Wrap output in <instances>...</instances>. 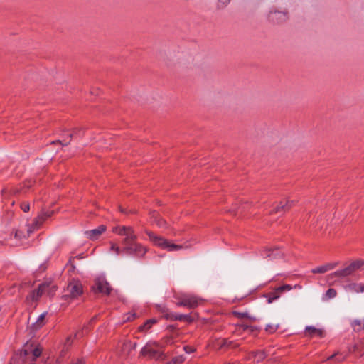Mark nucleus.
<instances>
[{"label": "nucleus", "mask_w": 364, "mask_h": 364, "mask_svg": "<svg viewBox=\"0 0 364 364\" xmlns=\"http://www.w3.org/2000/svg\"><path fill=\"white\" fill-rule=\"evenodd\" d=\"M294 203V200H287L285 203L280 202V203L270 212V214L280 213L281 212L285 213L289 210Z\"/></svg>", "instance_id": "15"}, {"label": "nucleus", "mask_w": 364, "mask_h": 364, "mask_svg": "<svg viewBox=\"0 0 364 364\" xmlns=\"http://www.w3.org/2000/svg\"><path fill=\"white\" fill-rule=\"evenodd\" d=\"M91 290L94 294H102L109 296L114 293V290L107 281L105 276L96 277L91 286Z\"/></svg>", "instance_id": "4"}, {"label": "nucleus", "mask_w": 364, "mask_h": 364, "mask_svg": "<svg viewBox=\"0 0 364 364\" xmlns=\"http://www.w3.org/2000/svg\"><path fill=\"white\" fill-rule=\"evenodd\" d=\"M81 130H82L81 128H74V129H73L72 132L74 134L75 136H78V135H80Z\"/></svg>", "instance_id": "36"}, {"label": "nucleus", "mask_w": 364, "mask_h": 364, "mask_svg": "<svg viewBox=\"0 0 364 364\" xmlns=\"http://www.w3.org/2000/svg\"><path fill=\"white\" fill-rule=\"evenodd\" d=\"M70 296H81L84 291L81 282L79 280H72L68 285Z\"/></svg>", "instance_id": "13"}, {"label": "nucleus", "mask_w": 364, "mask_h": 364, "mask_svg": "<svg viewBox=\"0 0 364 364\" xmlns=\"http://www.w3.org/2000/svg\"><path fill=\"white\" fill-rule=\"evenodd\" d=\"M21 208L24 212H28L30 210V205L28 203H23L21 205Z\"/></svg>", "instance_id": "33"}, {"label": "nucleus", "mask_w": 364, "mask_h": 364, "mask_svg": "<svg viewBox=\"0 0 364 364\" xmlns=\"http://www.w3.org/2000/svg\"><path fill=\"white\" fill-rule=\"evenodd\" d=\"M302 287L300 284H282L274 287V291L271 293H264L261 296H280V294L288 293L294 291V293H297L298 290L301 289Z\"/></svg>", "instance_id": "8"}, {"label": "nucleus", "mask_w": 364, "mask_h": 364, "mask_svg": "<svg viewBox=\"0 0 364 364\" xmlns=\"http://www.w3.org/2000/svg\"><path fill=\"white\" fill-rule=\"evenodd\" d=\"M71 364H85L82 360H75Z\"/></svg>", "instance_id": "39"}, {"label": "nucleus", "mask_w": 364, "mask_h": 364, "mask_svg": "<svg viewBox=\"0 0 364 364\" xmlns=\"http://www.w3.org/2000/svg\"><path fill=\"white\" fill-rule=\"evenodd\" d=\"M157 308L159 311L163 313H165L168 311L167 308L164 305H157Z\"/></svg>", "instance_id": "35"}, {"label": "nucleus", "mask_w": 364, "mask_h": 364, "mask_svg": "<svg viewBox=\"0 0 364 364\" xmlns=\"http://www.w3.org/2000/svg\"><path fill=\"white\" fill-rule=\"evenodd\" d=\"M57 289V285L53 281L47 279L33 291L32 296H54Z\"/></svg>", "instance_id": "7"}, {"label": "nucleus", "mask_w": 364, "mask_h": 364, "mask_svg": "<svg viewBox=\"0 0 364 364\" xmlns=\"http://www.w3.org/2000/svg\"><path fill=\"white\" fill-rule=\"evenodd\" d=\"M178 301H176V304L178 306H183L186 309H194L198 306L200 300L196 297H177Z\"/></svg>", "instance_id": "10"}, {"label": "nucleus", "mask_w": 364, "mask_h": 364, "mask_svg": "<svg viewBox=\"0 0 364 364\" xmlns=\"http://www.w3.org/2000/svg\"><path fill=\"white\" fill-rule=\"evenodd\" d=\"M242 328L244 330H250L251 331H254V328L252 326H249L247 325H242Z\"/></svg>", "instance_id": "38"}, {"label": "nucleus", "mask_w": 364, "mask_h": 364, "mask_svg": "<svg viewBox=\"0 0 364 364\" xmlns=\"http://www.w3.org/2000/svg\"><path fill=\"white\" fill-rule=\"evenodd\" d=\"M157 322L156 318H151L147 320L143 325L139 327L140 331H146Z\"/></svg>", "instance_id": "22"}, {"label": "nucleus", "mask_w": 364, "mask_h": 364, "mask_svg": "<svg viewBox=\"0 0 364 364\" xmlns=\"http://www.w3.org/2000/svg\"><path fill=\"white\" fill-rule=\"evenodd\" d=\"M54 213L53 210H43L41 213L35 219L33 225L36 228L40 227L43 221L51 217Z\"/></svg>", "instance_id": "17"}, {"label": "nucleus", "mask_w": 364, "mask_h": 364, "mask_svg": "<svg viewBox=\"0 0 364 364\" xmlns=\"http://www.w3.org/2000/svg\"><path fill=\"white\" fill-rule=\"evenodd\" d=\"M79 334H80L79 333H77V334H75V337H76V338H77V337H78V336H79Z\"/></svg>", "instance_id": "47"}, {"label": "nucleus", "mask_w": 364, "mask_h": 364, "mask_svg": "<svg viewBox=\"0 0 364 364\" xmlns=\"http://www.w3.org/2000/svg\"><path fill=\"white\" fill-rule=\"evenodd\" d=\"M350 325L355 331H360L364 329V319H355Z\"/></svg>", "instance_id": "21"}, {"label": "nucleus", "mask_w": 364, "mask_h": 364, "mask_svg": "<svg viewBox=\"0 0 364 364\" xmlns=\"http://www.w3.org/2000/svg\"><path fill=\"white\" fill-rule=\"evenodd\" d=\"M339 264L338 262L327 263L311 270L313 274H324L328 271L335 269Z\"/></svg>", "instance_id": "18"}, {"label": "nucleus", "mask_w": 364, "mask_h": 364, "mask_svg": "<svg viewBox=\"0 0 364 364\" xmlns=\"http://www.w3.org/2000/svg\"><path fill=\"white\" fill-rule=\"evenodd\" d=\"M41 352L42 349L38 346L35 348H32L31 346H27L26 348L21 351L18 359L21 361H25L28 357H32L31 361H34L41 355Z\"/></svg>", "instance_id": "9"}, {"label": "nucleus", "mask_w": 364, "mask_h": 364, "mask_svg": "<svg viewBox=\"0 0 364 364\" xmlns=\"http://www.w3.org/2000/svg\"><path fill=\"white\" fill-rule=\"evenodd\" d=\"M135 348H136L135 343H127L124 344L123 351L124 352L127 350H134Z\"/></svg>", "instance_id": "31"}, {"label": "nucleus", "mask_w": 364, "mask_h": 364, "mask_svg": "<svg viewBox=\"0 0 364 364\" xmlns=\"http://www.w3.org/2000/svg\"><path fill=\"white\" fill-rule=\"evenodd\" d=\"M364 269V260L356 259L350 262L346 267L336 270L328 275V279L331 281H342L343 279L353 275L356 272Z\"/></svg>", "instance_id": "3"}, {"label": "nucleus", "mask_w": 364, "mask_h": 364, "mask_svg": "<svg viewBox=\"0 0 364 364\" xmlns=\"http://www.w3.org/2000/svg\"><path fill=\"white\" fill-rule=\"evenodd\" d=\"M278 297H276V296H274V297H269V299H268V303H272V301H274V299H277Z\"/></svg>", "instance_id": "41"}, {"label": "nucleus", "mask_w": 364, "mask_h": 364, "mask_svg": "<svg viewBox=\"0 0 364 364\" xmlns=\"http://www.w3.org/2000/svg\"><path fill=\"white\" fill-rule=\"evenodd\" d=\"M170 318L178 321H186L188 322L192 321L191 316L188 314H173L170 316Z\"/></svg>", "instance_id": "23"}, {"label": "nucleus", "mask_w": 364, "mask_h": 364, "mask_svg": "<svg viewBox=\"0 0 364 364\" xmlns=\"http://www.w3.org/2000/svg\"><path fill=\"white\" fill-rule=\"evenodd\" d=\"M279 326V324H268L266 326V331L270 333L275 332Z\"/></svg>", "instance_id": "28"}, {"label": "nucleus", "mask_w": 364, "mask_h": 364, "mask_svg": "<svg viewBox=\"0 0 364 364\" xmlns=\"http://www.w3.org/2000/svg\"><path fill=\"white\" fill-rule=\"evenodd\" d=\"M70 338H69V337H68V338H67V341H66L65 345H70Z\"/></svg>", "instance_id": "43"}, {"label": "nucleus", "mask_w": 364, "mask_h": 364, "mask_svg": "<svg viewBox=\"0 0 364 364\" xmlns=\"http://www.w3.org/2000/svg\"><path fill=\"white\" fill-rule=\"evenodd\" d=\"M364 269V260L356 259L350 262L346 267L336 270L328 275V279L331 281H342L343 279L353 275L356 272Z\"/></svg>", "instance_id": "2"}, {"label": "nucleus", "mask_w": 364, "mask_h": 364, "mask_svg": "<svg viewBox=\"0 0 364 364\" xmlns=\"http://www.w3.org/2000/svg\"><path fill=\"white\" fill-rule=\"evenodd\" d=\"M186 360L183 355H178L173 358L172 362L173 364H181Z\"/></svg>", "instance_id": "30"}, {"label": "nucleus", "mask_w": 364, "mask_h": 364, "mask_svg": "<svg viewBox=\"0 0 364 364\" xmlns=\"http://www.w3.org/2000/svg\"><path fill=\"white\" fill-rule=\"evenodd\" d=\"M113 232L119 235L125 236L122 240L123 247L121 249L116 244H112L111 250L119 255L124 253L127 255L142 257L146 254L147 250L143 245L136 242L137 236L132 227L122 226L113 228Z\"/></svg>", "instance_id": "1"}, {"label": "nucleus", "mask_w": 364, "mask_h": 364, "mask_svg": "<svg viewBox=\"0 0 364 364\" xmlns=\"http://www.w3.org/2000/svg\"><path fill=\"white\" fill-rule=\"evenodd\" d=\"M289 18L287 11H280L278 10L271 11L268 14V19L273 23L280 24L285 22Z\"/></svg>", "instance_id": "11"}, {"label": "nucleus", "mask_w": 364, "mask_h": 364, "mask_svg": "<svg viewBox=\"0 0 364 364\" xmlns=\"http://www.w3.org/2000/svg\"><path fill=\"white\" fill-rule=\"evenodd\" d=\"M306 333L312 336L314 335L321 336L322 331L320 329L316 328L313 326H307L305 329Z\"/></svg>", "instance_id": "24"}, {"label": "nucleus", "mask_w": 364, "mask_h": 364, "mask_svg": "<svg viewBox=\"0 0 364 364\" xmlns=\"http://www.w3.org/2000/svg\"><path fill=\"white\" fill-rule=\"evenodd\" d=\"M73 136H75V135H74V134L72 132V133H70V134L68 136V138L69 139V140H68V141H66L65 140H63V141H61V140H56V141H52V142H51V144H61V145H62V146H67V145H68V144L70 143V141H71V139H72Z\"/></svg>", "instance_id": "26"}, {"label": "nucleus", "mask_w": 364, "mask_h": 364, "mask_svg": "<svg viewBox=\"0 0 364 364\" xmlns=\"http://www.w3.org/2000/svg\"><path fill=\"white\" fill-rule=\"evenodd\" d=\"M18 237V232H16L15 233V237Z\"/></svg>", "instance_id": "46"}, {"label": "nucleus", "mask_w": 364, "mask_h": 364, "mask_svg": "<svg viewBox=\"0 0 364 364\" xmlns=\"http://www.w3.org/2000/svg\"><path fill=\"white\" fill-rule=\"evenodd\" d=\"M261 256L264 259H269L270 260H272L278 258H282L284 255L279 250L278 247H274V248H263L261 250Z\"/></svg>", "instance_id": "12"}, {"label": "nucleus", "mask_w": 364, "mask_h": 364, "mask_svg": "<svg viewBox=\"0 0 364 364\" xmlns=\"http://www.w3.org/2000/svg\"><path fill=\"white\" fill-rule=\"evenodd\" d=\"M107 228L104 225H100L97 228L85 231V234L87 238L91 240H95L106 230Z\"/></svg>", "instance_id": "16"}, {"label": "nucleus", "mask_w": 364, "mask_h": 364, "mask_svg": "<svg viewBox=\"0 0 364 364\" xmlns=\"http://www.w3.org/2000/svg\"><path fill=\"white\" fill-rule=\"evenodd\" d=\"M336 291L333 288H329L325 293L324 296H336Z\"/></svg>", "instance_id": "32"}, {"label": "nucleus", "mask_w": 364, "mask_h": 364, "mask_svg": "<svg viewBox=\"0 0 364 364\" xmlns=\"http://www.w3.org/2000/svg\"><path fill=\"white\" fill-rule=\"evenodd\" d=\"M151 219L154 223H155L158 227L168 228V225L166 220L160 217L159 213L155 211L151 212Z\"/></svg>", "instance_id": "19"}, {"label": "nucleus", "mask_w": 364, "mask_h": 364, "mask_svg": "<svg viewBox=\"0 0 364 364\" xmlns=\"http://www.w3.org/2000/svg\"><path fill=\"white\" fill-rule=\"evenodd\" d=\"M136 317V314L134 313L129 314L126 318H124V321H132Z\"/></svg>", "instance_id": "34"}, {"label": "nucleus", "mask_w": 364, "mask_h": 364, "mask_svg": "<svg viewBox=\"0 0 364 364\" xmlns=\"http://www.w3.org/2000/svg\"><path fill=\"white\" fill-rule=\"evenodd\" d=\"M235 210L236 209L235 208H232V209H230L229 211L231 212V213H235Z\"/></svg>", "instance_id": "44"}, {"label": "nucleus", "mask_w": 364, "mask_h": 364, "mask_svg": "<svg viewBox=\"0 0 364 364\" xmlns=\"http://www.w3.org/2000/svg\"><path fill=\"white\" fill-rule=\"evenodd\" d=\"M334 358H336L337 362H341L345 360L346 357L344 355H342L341 354L336 353V354H333L331 356H330L328 359L331 360Z\"/></svg>", "instance_id": "29"}, {"label": "nucleus", "mask_w": 364, "mask_h": 364, "mask_svg": "<svg viewBox=\"0 0 364 364\" xmlns=\"http://www.w3.org/2000/svg\"><path fill=\"white\" fill-rule=\"evenodd\" d=\"M73 259H74V257H70V259H69V261H68V264H71L72 260H73Z\"/></svg>", "instance_id": "45"}, {"label": "nucleus", "mask_w": 364, "mask_h": 364, "mask_svg": "<svg viewBox=\"0 0 364 364\" xmlns=\"http://www.w3.org/2000/svg\"><path fill=\"white\" fill-rule=\"evenodd\" d=\"M146 233L149 239L156 245L162 248L167 249L168 251H176L183 249L184 247L181 245L171 243L169 240L156 235L154 232L146 231Z\"/></svg>", "instance_id": "5"}, {"label": "nucleus", "mask_w": 364, "mask_h": 364, "mask_svg": "<svg viewBox=\"0 0 364 364\" xmlns=\"http://www.w3.org/2000/svg\"><path fill=\"white\" fill-rule=\"evenodd\" d=\"M230 2V0H218L217 9L219 10L225 9Z\"/></svg>", "instance_id": "27"}, {"label": "nucleus", "mask_w": 364, "mask_h": 364, "mask_svg": "<svg viewBox=\"0 0 364 364\" xmlns=\"http://www.w3.org/2000/svg\"><path fill=\"white\" fill-rule=\"evenodd\" d=\"M238 315L241 317V318H244V317H247V313H239Z\"/></svg>", "instance_id": "40"}, {"label": "nucleus", "mask_w": 364, "mask_h": 364, "mask_svg": "<svg viewBox=\"0 0 364 364\" xmlns=\"http://www.w3.org/2000/svg\"><path fill=\"white\" fill-rule=\"evenodd\" d=\"M119 210L122 213H125V214L127 213V210L124 208H123L122 207H121V206H119Z\"/></svg>", "instance_id": "42"}, {"label": "nucleus", "mask_w": 364, "mask_h": 364, "mask_svg": "<svg viewBox=\"0 0 364 364\" xmlns=\"http://www.w3.org/2000/svg\"><path fill=\"white\" fill-rule=\"evenodd\" d=\"M183 349H184V350H185L187 353H192V352H193V351H194V349H193V348H192L191 347H189V346H184V347H183Z\"/></svg>", "instance_id": "37"}, {"label": "nucleus", "mask_w": 364, "mask_h": 364, "mask_svg": "<svg viewBox=\"0 0 364 364\" xmlns=\"http://www.w3.org/2000/svg\"><path fill=\"white\" fill-rule=\"evenodd\" d=\"M344 289L350 293H364V282H350L344 286Z\"/></svg>", "instance_id": "14"}, {"label": "nucleus", "mask_w": 364, "mask_h": 364, "mask_svg": "<svg viewBox=\"0 0 364 364\" xmlns=\"http://www.w3.org/2000/svg\"><path fill=\"white\" fill-rule=\"evenodd\" d=\"M253 358L255 362H260L265 358V353L263 351H257L253 353Z\"/></svg>", "instance_id": "25"}, {"label": "nucleus", "mask_w": 364, "mask_h": 364, "mask_svg": "<svg viewBox=\"0 0 364 364\" xmlns=\"http://www.w3.org/2000/svg\"><path fill=\"white\" fill-rule=\"evenodd\" d=\"M141 355L151 359L162 360L164 359V353L161 350L159 345L155 342H149L142 348Z\"/></svg>", "instance_id": "6"}, {"label": "nucleus", "mask_w": 364, "mask_h": 364, "mask_svg": "<svg viewBox=\"0 0 364 364\" xmlns=\"http://www.w3.org/2000/svg\"><path fill=\"white\" fill-rule=\"evenodd\" d=\"M46 315V312L41 314L38 318H37L36 321L33 323L32 328L33 330L36 331L39 328H41L44 324V320Z\"/></svg>", "instance_id": "20"}]
</instances>
